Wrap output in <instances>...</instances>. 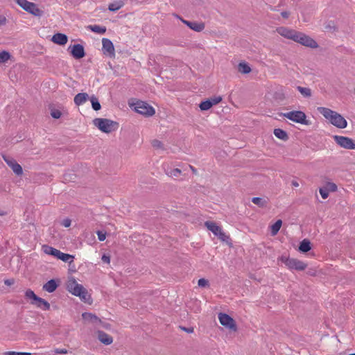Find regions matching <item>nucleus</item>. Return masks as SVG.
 I'll return each instance as SVG.
<instances>
[{"mask_svg": "<svg viewBox=\"0 0 355 355\" xmlns=\"http://www.w3.org/2000/svg\"><path fill=\"white\" fill-rule=\"evenodd\" d=\"M102 50L105 55L110 57L114 56V48L112 41L107 38H103L102 40Z\"/></svg>", "mask_w": 355, "mask_h": 355, "instance_id": "14", "label": "nucleus"}, {"mask_svg": "<svg viewBox=\"0 0 355 355\" xmlns=\"http://www.w3.org/2000/svg\"><path fill=\"white\" fill-rule=\"evenodd\" d=\"M180 19H181V21H182L184 24H186L187 26L190 27V25L191 24V22H192V21H187V20H184V19H181V18H180Z\"/></svg>", "mask_w": 355, "mask_h": 355, "instance_id": "55", "label": "nucleus"}, {"mask_svg": "<svg viewBox=\"0 0 355 355\" xmlns=\"http://www.w3.org/2000/svg\"><path fill=\"white\" fill-rule=\"evenodd\" d=\"M98 239L100 241H103L106 238V233L102 231H97Z\"/></svg>", "mask_w": 355, "mask_h": 355, "instance_id": "44", "label": "nucleus"}, {"mask_svg": "<svg viewBox=\"0 0 355 355\" xmlns=\"http://www.w3.org/2000/svg\"><path fill=\"white\" fill-rule=\"evenodd\" d=\"M51 116L54 119H60L62 116V113L59 110L57 109H51Z\"/></svg>", "mask_w": 355, "mask_h": 355, "instance_id": "38", "label": "nucleus"}, {"mask_svg": "<svg viewBox=\"0 0 355 355\" xmlns=\"http://www.w3.org/2000/svg\"><path fill=\"white\" fill-rule=\"evenodd\" d=\"M89 98V96L87 93H78L75 96L73 101L76 105L80 106L84 104Z\"/></svg>", "mask_w": 355, "mask_h": 355, "instance_id": "19", "label": "nucleus"}, {"mask_svg": "<svg viewBox=\"0 0 355 355\" xmlns=\"http://www.w3.org/2000/svg\"><path fill=\"white\" fill-rule=\"evenodd\" d=\"M311 249V242L308 239H304L300 242L299 250L302 252H307Z\"/></svg>", "mask_w": 355, "mask_h": 355, "instance_id": "24", "label": "nucleus"}, {"mask_svg": "<svg viewBox=\"0 0 355 355\" xmlns=\"http://www.w3.org/2000/svg\"><path fill=\"white\" fill-rule=\"evenodd\" d=\"M15 2L24 10L36 17H40L43 12L38 8L37 5L27 0H15Z\"/></svg>", "mask_w": 355, "mask_h": 355, "instance_id": "5", "label": "nucleus"}, {"mask_svg": "<svg viewBox=\"0 0 355 355\" xmlns=\"http://www.w3.org/2000/svg\"><path fill=\"white\" fill-rule=\"evenodd\" d=\"M10 58V54L6 51L0 52V64L6 63Z\"/></svg>", "mask_w": 355, "mask_h": 355, "instance_id": "34", "label": "nucleus"}, {"mask_svg": "<svg viewBox=\"0 0 355 355\" xmlns=\"http://www.w3.org/2000/svg\"><path fill=\"white\" fill-rule=\"evenodd\" d=\"M58 259L63 261L64 262L70 263L73 261L74 257L71 254L62 252L60 251V254L58 257Z\"/></svg>", "mask_w": 355, "mask_h": 355, "instance_id": "27", "label": "nucleus"}, {"mask_svg": "<svg viewBox=\"0 0 355 355\" xmlns=\"http://www.w3.org/2000/svg\"><path fill=\"white\" fill-rule=\"evenodd\" d=\"M297 89L300 92V94L304 97H310L311 96V90L308 87H303L301 86H297Z\"/></svg>", "mask_w": 355, "mask_h": 355, "instance_id": "32", "label": "nucleus"}, {"mask_svg": "<svg viewBox=\"0 0 355 355\" xmlns=\"http://www.w3.org/2000/svg\"><path fill=\"white\" fill-rule=\"evenodd\" d=\"M181 173V171L179 168H173L171 169L170 171H166V174L169 177L172 178H177L178 177Z\"/></svg>", "mask_w": 355, "mask_h": 355, "instance_id": "37", "label": "nucleus"}, {"mask_svg": "<svg viewBox=\"0 0 355 355\" xmlns=\"http://www.w3.org/2000/svg\"><path fill=\"white\" fill-rule=\"evenodd\" d=\"M293 41L313 49L318 47V44L313 39L300 32H296Z\"/></svg>", "mask_w": 355, "mask_h": 355, "instance_id": "7", "label": "nucleus"}, {"mask_svg": "<svg viewBox=\"0 0 355 355\" xmlns=\"http://www.w3.org/2000/svg\"><path fill=\"white\" fill-rule=\"evenodd\" d=\"M89 99L92 103V108L95 111H98V110H101V105L98 101V99L95 96H94V95L92 96Z\"/></svg>", "mask_w": 355, "mask_h": 355, "instance_id": "30", "label": "nucleus"}, {"mask_svg": "<svg viewBox=\"0 0 355 355\" xmlns=\"http://www.w3.org/2000/svg\"><path fill=\"white\" fill-rule=\"evenodd\" d=\"M333 139L338 146L348 150L355 149V141L349 137L340 135H334Z\"/></svg>", "mask_w": 355, "mask_h": 355, "instance_id": "8", "label": "nucleus"}, {"mask_svg": "<svg viewBox=\"0 0 355 355\" xmlns=\"http://www.w3.org/2000/svg\"><path fill=\"white\" fill-rule=\"evenodd\" d=\"M58 286V283L55 279H51L44 284L42 286L44 291L48 293L54 292Z\"/></svg>", "mask_w": 355, "mask_h": 355, "instance_id": "18", "label": "nucleus"}, {"mask_svg": "<svg viewBox=\"0 0 355 355\" xmlns=\"http://www.w3.org/2000/svg\"><path fill=\"white\" fill-rule=\"evenodd\" d=\"M218 320L223 326H225L231 330H236L235 322L229 315L220 313L218 314Z\"/></svg>", "mask_w": 355, "mask_h": 355, "instance_id": "10", "label": "nucleus"}, {"mask_svg": "<svg viewBox=\"0 0 355 355\" xmlns=\"http://www.w3.org/2000/svg\"><path fill=\"white\" fill-rule=\"evenodd\" d=\"M70 53L75 59L83 58L85 55L84 47L82 44H76L69 46Z\"/></svg>", "mask_w": 355, "mask_h": 355, "instance_id": "12", "label": "nucleus"}, {"mask_svg": "<svg viewBox=\"0 0 355 355\" xmlns=\"http://www.w3.org/2000/svg\"><path fill=\"white\" fill-rule=\"evenodd\" d=\"M189 167L194 173H196V169L193 166L190 165Z\"/></svg>", "mask_w": 355, "mask_h": 355, "instance_id": "57", "label": "nucleus"}, {"mask_svg": "<svg viewBox=\"0 0 355 355\" xmlns=\"http://www.w3.org/2000/svg\"><path fill=\"white\" fill-rule=\"evenodd\" d=\"M198 286L202 287H202L203 288L204 287H208L209 286V282L207 279H204V278H201V279H200L198 280Z\"/></svg>", "mask_w": 355, "mask_h": 355, "instance_id": "39", "label": "nucleus"}, {"mask_svg": "<svg viewBox=\"0 0 355 355\" xmlns=\"http://www.w3.org/2000/svg\"><path fill=\"white\" fill-rule=\"evenodd\" d=\"M283 116L295 123L303 124V125H309L310 121L306 120V116L305 113L302 111L300 110H294L288 112H286L283 114Z\"/></svg>", "mask_w": 355, "mask_h": 355, "instance_id": "4", "label": "nucleus"}, {"mask_svg": "<svg viewBox=\"0 0 355 355\" xmlns=\"http://www.w3.org/2000/svg\"><path fill=\"white\" fill-rule=\"evenodd\" d=\"M42 250L44 252L49 255H52L58 259V255L60 254V250L55 249L51 246L44 245L42 246Z\"/></svg>", "mask_w": 355, "mask_h": 355, "instance_id": "22", "label": "nucleus"}, {"mask_svg": "<svg viewBox=\"0 0 355 355\" xmlns=\"http://www.w3.org/2000/svg\"><path fill=\"white\" fill-rule=\"evenodd\" d=\"M29 352H6L4 355H31Z\"/></svg>", "mask_w": 355, "mask_h": 355, "instance_id": "42", "label": "nucleus"}, {"mask_svg": "<svg viewBox=\"0 0 355 355\" xmlns=\"http://www.w3.org/2000/svg\"><path fill=\"white\" fill-rule=\"evenodd\" d=\"M98 338L102 343L106 345H109L113 342L112 337L103 331H98Z\"/></svg>", "mask_w": 355, "mask_h": 355, "instance_id": "17", "label": "nucleus"}, {"mask_svg": "<svg viewBox=\"0 0 355 355\" xmlns=\"http://www.w3.org/2000/svg\"><path fill=\"white\" fill-rule=\"evenodd\" d=\"M277 32L285 38L293 40L297 31L286 27H279L277 28Z\"/></svg>", "mask_w": 355, "mask_h": 355, "instance_id": "15", "label": "nucleus"}, {"mask_svg": "<svg viewBox=\"0 0 355 355\" xmlns=\"http://www.w3.org/2000/svg\"><path fill=\"white\" fill-rule=\"evenodd\" d=\"M189 28L195 31L200 32L205 28V25L202 23L192 21Z\"/></svg>", "mask_w": 355, "mask_h": 355, "instance_id": "31", "label": "nucleus"}, {"mask_svg": "<svg viewBox=\"0 0 355 355\" xmlns=\"http://www.w3.org/2000/svg\"><path fill=\"white\" fill-rule=\"evenodd\" d=\"M124 3L122 1H116L113 3H111L108 6V9L110 11L115 12L119 10L120 8H121L123 6Z\"/></svg>", "mask_w": 355, "mask_h": 355, "instance_id": "25", "label": "nucleus"}, {"mask_svg": "<svg viewBox=\"0 0 355 355\" xmlns=\"http://www.w3.org/2000/svg\"><path fill=\"white\" fill-rule=\"evenodd\" d=\"M54 352L56 354H66L68 352L67 349H66L64 348H63V349L57 348L54 350Z\"/></svg>", "mask_w": 355, "mask_h": 355, "instance_id": "47", "label": "nucleus"}, {"mask_svg": "<svg viewBox=\"0 0 355 355\" xmlns=\"http://www.w3.org/2000/svg\"><path fill=\"white\" fill-rule=\"evenodd\" d=\"M281 15L284 17V18H288V16H289V12H286V11H283L281 12Z\"/></svg>", "mask_w": 355, "mask_h": 355, "instance_id": "53", "label": "nucleus"}, {"mask_svg": "<svg viewBox=\"0 0 355 355\" xmlns=\"http://www.w3.org/2000/svg\"><path fill=\"white\" fill-rule=\"evenodd\" d=\"M210 100L213 106L220 103L222 101V98L220 96H215L214 98H211Z\"/></svg>", "mask_w": 355, "mask_h": 355, "instance_id": "45", "label": "nucleus"}, {"mask_svg": "<svg viewBox=\"0 0 355 355\" xmlns=\"http://www.w3.org/2000/svg\"><path fill=\"white\" fill-rule=\"evenodd\" d=\"M180 19H181V21H182L184 24H186L187 26L190 27V25L191 24V22H192V21H187V20H184V19H181V18H180Z\"/></svg>", "mask_w": 355, "mask_h": 355, "instance_id": "54", "label": "nucleus"}, {"mask_svg": "<svg viewBox=\"0 0 355 355\" xmlns=\"http://www.w3.org/2000/svg\"><path fill=\"white\" fill-rule=\"evenodd\" d=\"M5 214H6V213H5V212H3V211H0V216H3V215H5Z\"/></svg>", "mask_w": 355, "mask_h": 355, "instance_id": "58", "label": "nucleus"}, {"mask_svg": "<svg viewBox=\"0 0 355 355\" xmlns=\"http://www.w3.org/2000/svg\"><path fill=\"white\" fill-rule=\"evenodd\" d=\"M88 28L92 32L98 34H104L106 31V28L105 26H101L98 25H90L88 26Z\"/></svg>", "mask_w": 355, "mask_h": 355, "instance_id": "28", "label": "nucleus"}, {"mask_svg": "<svg viewBox=\"0 0 355 355\" xmlns=\"http://www.w3.org/2000/svg\"><path fill=\"white\" fill-rule=\"evenodd\" d=\"M320 193L323 199H326L329 196V191L326 188H320Z\"/></svg>", "mask_w": 355, "mask_h": 355, "instance_id": "41", "label": "nucleus"}, {"mask_svg": "<svg viewBox=\"0 0 355 355\" xmlns=\"http://www.w3.org/2000/svg\"><path fill=\"white\" fill-rule=\"evenodd\" d=\"M205 227L210 230L215 236H218L220 231L222 230L221 227L216 225V223L211 221H206L205 223Z\"/></svg>", "mask_w": 355, "mask_h": 355, "instance_id": "20", "label": "nucleus"}, {"mask_svg": "<svg viewBox=\"0 0 355 355\" xmlns=\"http://www.w3.org/2000/svg\"><path fill=\"white\" fill-rule=\"evenodd\" d=\"M328 187H329V189L332 191H335L337 189V186L334 183H332V182H329Z\"/></svg>", "mask_w": 355, "mask_h": 355, "instance_id": "50", "label": "nucleus"}, {"mask_svg": "<svg viewBox=\"0 0 355 355\" xmlns=\"http://www.w3.org/2000/svg\"><path fill=\"white\" fill-rule=\"evenodd\" d=\"M71 220L69 218H65L62 221V225L65 227H69L71 225Z\"/></svg>", "mask_w": 355, "mask_h": 355, "instance_id": "46", "label": "nucleus"}, {"mask_svg": "<svg viewBox=\"0 0 355 355\" xmlns=\"http://www.w3.org/2000/svg\"><path fill=\"white\" fill-rule=\"evenodd\" d=\"M82 317L83 319L87 322L92 323L96 326L107 327V326L101 321V320L94 314L85 312L82 314Z\"/></svg>", "mask_w": 355, "mask_h": 355, "instance_id": "13", "label": "nucleus"}, {"mask_svg": "<svg viewBox=\"0 0 355 355\" xmlns=\"http://www.w3.org/2000/svg\"><path fill=\"white\" fill-rule=\"evenodd\" d=\"M252 202L258 205L259 207H264L266 206V200L259 197H254L252 199Z\"/></svg>", "mask_w": 355, "mask_h": 355, "instance_id": "33", "label": "nucleus"}, {"mask_svg": "<svg viewBox=\"0 0 355 355\" xmlns=\"http://www.w3.org/2000/svg\"><path fill=\"white\" fill-rule=\"evenodd\" d=\"M7 19L5 16L0 15V26L6 25Z\"/></svg>", "mask_w": 355, "mask_h": 355, "instance_id": "48", "label": "nucleus"}, {"mask_svg": "<svg viewBox=\"0 0 355 355\" xmlns=\"http://www.w3.org/2000/svg\"><path fill=\"white\" fill-rule=\"evenodd\" d=\"M282 225V220H277L271 227H270V233L272 236L276 235L279 231Z\"/></svg>", "mask_w": 355, "mask_h": 355, "instance_id": "26", "label": "nucleus"}, {"mask_svg": "<svg viewBox=\"0 0 355 355\" xmlns=\"http://www.w3.org/2000/svg\"><path fill=\"white\" fill-rule=\"evenodd\" d=\"M152 146L155 148H161L162 149L163 148V144L162 143L157 140V139H154L153 141H152Z\"/></svg>", "mask_w": 355, "mask_h": 355, "instance_id": "40", "label": "nucleus"}, {"mask_svg": "<svg viewBox=\"0 0 355 355\" xmlns=\"http://www.w3.org/2000/svg\"><path fill=\"white\" fill-rule=\"evenodd\" d=\"M13 283H14L13 279H6L4 281V284L8 286H10V285L13 284Z\"/></svg>", "mask_w": 355, "mask_h": 355, "instance_id": "51", "label": "nucleus"}, {"mask_svg": "<svg viewBox=\"0 0 355 355\" xmlns=\"http://www.w3.org/2000/svg\"><path fill=\"white\" fill-rule=\"evenodd\" d=\"M93 123L101 131L105 133H110L115 131L118 127V123L107 119L96 118L94 119Z\"/></svg>", "mask_w": 355, "mask_h": 355, "instance_id": "3", "label": "nucleus"}, {"mask_svg": "<svg viewBox=\"0 0 355 355\" xmlns=\"http://www.w3.org/2000/svg\"><path fill=\"white\" fill-rule=\"evenodd\" d=\"M292 185H293V186H294V187H297L299 186V184H298V182H296V181H293V182H292Z\"/></svg>", "mask_w": 355, "mask_h": 355, "instance_id": "56", "label": "nucleus"}, {"mask_svg": "<svg viewBox=\"0 0 355 355\" xmlns=\"http://www.w3.org/2000/svg\"><path fill=\"white\" fill-rule=\"evenodd\" d=\"M200 108L202 111H206L210 109L212 107V104L211 103V100H206L202 102L199 105Z\"/></svg>", "mask_w": 355, "mask_h": 355, "instance_id": "35", "label": "nucleus"}, {"mask_svg": "<svg viewBox=\"0 0 355 355\" xmlns=\"http://www.w3.org/2000/svg\"><path fill=\"white\" fill-rule=\"evenodd\" d=\"M101 259H102V261H103L104 263H110V256L106 255V254H103V255L102 256Z\"/></svg>", "mask_w": 355, "mask_h": 355, "instance_id": "49", "label": "nucleus"}, {"mask_svg": "<svg viewBox=\"0 0 355 355\" xmlns=\"http://www.w3.org/2000/svg\"><path fill=\"white\" fill-rule=\"evenodd\" d=\"M51 40L55 44L64 45L68 41V37L65 34L58 33L53 35Z\"/></svg>", "mask_w": 355, "mask_h": 355, "instance_id": "16", "label": "nucleus"}, {"mask_svg": "<svg viewBox=\"0 0 355 355\" xmlns=\"http://www.w3.org/2000/svg\"><path fill=\"white\" fill-rule=\"evenodd\" d=\"M318 111L336 128L343 129L347 127L346 119L339 113L324 107H318Z\"/></svg>", "mask_w": 355, "mask_h": 355, "instance_id": "1", "label": "nucleus"}, {"mask_svg": "<svg viewBox=\"0 0 355 355\" xmlns=\"http://www.w3.org/2000/svg\"><path fill=\"white\" fill-rule=\"evenodd\" d=\"M31 303L36 306L37 308L42 309L44 311L49 310L50 309V304L41 297H38L35 302H31Z\"/></svg>", "mask_w": 355, "mask_h": 355, "instance_id": "21", "label": "nucleus"}, {"mask_svg": "<svg viewBox=\"0 0 355 355\" xmlns=\"http://www.w3.org/2000/svg\"><path fill=\"white\" fill-rule=\"evenodd\" d=\"M274 135L278 139H280L283 141H286L288 139V134L286 131L280 128H276L274 130Z\"/></svg>", "mask_w": 355, "mask_h": 355, "instance_id": "23", "label": "nucleus"}, {"mask_svg": "<svg viewBox=\"0 0 355 355\" xmlns=\"http://www.w3.org/2000/svg\"><path fill=\"white\" fill-rule=\"evenodd\" d=\"M3 159L16 175H20L23 173L21 166L16 162L15 159L6 155H3Z\"/></svg>", "mask_w": 355, "mask_h": 355, "instance_id": "11", "label": "nucleus"}, {"mask_svg": "<svg viewBox=\"0 0 355 355\" xmlns=\"http://www.w3.org/2000/svg\"><path fill=\"white\" fill-rule=\"evenodd\" d=\"M67 288L72 295L78 296L81 300L85 302L90 299V295H88L87 290L73 278L68 281Z\"/></svg>", "mask_w": 355, "mask_h": 355, "instance_id": "2", "label": "nucleus"}, {"mask_svg": "<svg viewBox=\"0 0 355 355\" xmlns=\"http://www.w3.org/2000/svg\"><path fill=\"white\" fill-rule=\"evenodd\" d=\"M217 236L223 241H227L230 239V237L223 230Z\"/></svg>", "mask_w": 355, "mask_h": 355, "instance_id": "43", "label": "nucleus"}, {"mask_svg": "<svg viewBox=\"0 0 355 355\" xmlns=\"http://www.w3.org/2000/svg\"><path fill=\"white\" fill-rule=\"evenodd\" d=\"M25 296L27 299L32 300L31 302H35L38 299V296L31 289H28L25 292Z\"/></svg>", "mask_w": 355, "mask_h": 355, "instance_id": "36", "label": "nucleus"}, {"mask_svg": "<svg viewBox=\"0 0 355 355\" xmlns=\"http://www.w3.org/2000/svg\"><path fill=\"white\" fill-rule=\"evenodd\" d=\"M238 70L239 72L246 74L251 71V68L245 62H241L238 65Z\"/></svg>", "mask_w": 355, "mask_h": 355, "instance_id": "29", "label": "nucleus"}, {"mask_svg": "<svg viewBox=\"0 0 355 355\" xmlns=\"http://www.w3.org/2000/svg\"><path fill=\"white\" fill-rule=\"evenodd\" d=\"M133 105L135 111L144 116H151L155 113V109L144 101H139Z\"/></svg>", "mask_w": 355, "mask_h": 355, "instance_id": "6", "label": "nucleus"}, {"mask_svg": "<svg viewBox=\"0 0 355 355\" xmlns=\"http://www.w3.org/2000/svg\"><path fill=\"white\" fill-rule=\"evenodd\" d=\"M282 261L290 270L302 271L305 270L307 266L303 261L294 258H282Z\"/></svg>", "mask_w": 355, "mask_h": 355, "instance_id": "9", "label": "nucleus"}, {"mask_svg": "<svg viewBox=\"0 0 355 355\" xmlns=\"http://www.w3.org/2000/svg\"><path fill=\"white\" fill-rule=\"evenodd\" d=\"M184 331L187 332V333H193V328L192 327H190V328H187V327H182V328Z\"/></svg>", "mask_w": 355, "mask_h": 355, "instance_id": "52", "label": "nucleus"}]
</instances>
